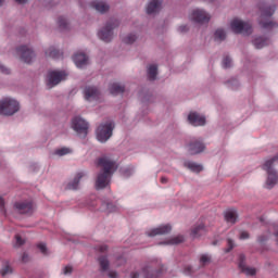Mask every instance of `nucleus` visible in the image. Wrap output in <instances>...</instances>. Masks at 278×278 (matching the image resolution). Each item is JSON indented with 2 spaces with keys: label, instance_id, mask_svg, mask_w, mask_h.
Listing matches in <instances>:
<instances>
[{
  "label": "nucleus",
  "instance_id": "obj_1",
  "mask_svg": "<svg viewBox=\"0 0 278 278\" xmlns=\"http://www.w3.org/2000/svg\"><path fill=\"white\" fill-rule=\"evenodd\" d=\"M97 166L100 168V172L96 178V190H103V188H108L110 186L112 175L116 173L118 164H116L114 159L104 155L98 159Z\"/></svg>",
  "mask_w": 278,
  "mask_h": 278
},
{
  "label": "nucleus",
  "instance_id": "obj_2",
  "mask_svg": "<svg viewBox=\"0 0 278 278\" xmlns=\"http://www.w3.org/2000/svg\"><path fill=\"white\" fill-rule=\"evenodd\" d=\"M278 164V154L275 155L271 159H268L264 162L262 168L267 173V179L265 182V187L267 190H271V188H275L278 182V172L275 169V166Z\"/></svg>",
  "mask_w": 278,
  "mask_h": 278
},
{
  "label": "nucleus",
  "instance_id": "obj_3",
  "mask_svg": "<svg viewBox=\"0 0 278 278\" xmlns=\"http://www.w3.org/2000/svg\"><path fill=\"white\" fill-rule=\"evenodd\" d=\"M275 10H277L275 5H260L261 16L258 18V24L262 29H273V27L277 25L275 22L270 21V17L275 14Z\"/></svg>",
  "mask_w": 278,
  "mask_h": 278
},
{
  "label": "nucleus",
  "instance_id": "obj_4",
  "mask_svg": "<svg viewBox=\"0 0 278 278\" xmlns=\"http://www.w3.org/2000/svg\"><path fill=\"white\" fill-rule=\"evenodd\" d=\"M21 110V103L14 98H2L0 100V114L2 116H14Z\"/></svg>",
  "mask_w": 278,
  "mask_h": 278
},
{
  "label": "nucleus",
  "instance_id": "obj_5",
  "mask_svg": "<svg viewBox=\"0 0 278 278\" xmlns=\"http://www.w3.org/2000/svg\"><path fill=\"white\" fill-rule=\"evenodd\" d=\"M114 123L112 121H105L100 123L96 129V137L99 142H108L112 138L114 132Z\"/></svg>",
  "mask_w": 278,
  "mask_h": 278
},
{
  "label": "nucleus",
  "instance_id": "obj_6",
  "mask_svg": "<svg viewBox=\"0 0 278 278\" xmlns=\"http://www.w3.org/2000/svg\"><path fill=\"white\" fill-rule=\"evenodd\" d=\"M15 58H18L24 64H33L36 60V51L28 45H21L15 48Z\"/></svg>",
  "mask_w": 278,
  "mask_h": 278
},
{
  "label": "nucleus",
  "instance_id": "obj_7",
  "mask_svg": "<svg viewBox=\"0 0 278 278\" xmlns=\"http://www.w3.org/2000/svg\"><path fill=\"white\" fill-rule=\"evenodd\" d=\"M230 29L233 34H242L243 36H250L253 34V26L249 22H244L240 18H233L230 22Z\"/></svg>",
  "mask_w": 278,
  "mask_h": 278
},
{
  "label": "nucleus",
  "instance_id": "obj_8",
  "mask_svg": "<svg viewBox=\"0 0 278 278\" xmlns=\"http://www.w3.org/2000/svg\"><path fill=\"white\" fill-rule=\"evenodd\" d=\"M118 27L117 21L108 22L99 31L98 38L102 40V42H112L114 38V29Z\"/></svg>",
  "mask_w": 278,
  "mask_h": 278
},
{
  "label": "nucleus",
  "instance_id": "obj_9",
  "mask_svg": "<svg viewBox=\"0 0 278 278\" xmlns=\"http://www.w3.org/2000/svg\"><path fill=\"white\" fill-rule=\"evenodd\" d=\"M68 77L66 71H51L48 73L47 86L48 88H54L61 81H64Z\"/></svg>",
  "mask_w": 278,
  "mask_h": 278
},
{
  "label": "nucleus",
  "instance_id": "obj_10",
  "mask_svg": "<svg viewBox=\"0 0 278 278\" xmlns=\"http://www.w3.org/2000/svg\"><path fill=\"white\" fill-rule=\"evenodd\" d=\"M72 129H74L80 138H86V136H88V122L80 116H76L72 119Z\"/></svg>",
  "mask_w": 278,
  "mask_h": 278
},
{
  "label": "nucleus",
  "instance_id": "obj_11",
  "mask_svg": "<svg viewBox=\"0 0 278 278\" xmlns=\"http://www.w3.org/2000/svg\"><path fill=\"white\" fill-rule=\"evenodd\" d=\"M189 18L193 21V23H199L200 25H203L211 21L212 15L207 13L203 9H193L189 15Z\"/></svg>",
  "mask_w": 278,
  "mask_h": 278
},
{
  "label": "nucleus",
  "instance_id": "obj_12",
  "mask_svg": "<svg viewBox=\"0 0 278 278\" xmlns=\"http://www.w3.org/2000/svg\"><path fill=\"white\" fill-rule=\"evenodd\" d=\"M187 149L191 155H198V153L205 151V143L201 139H193L188 143Z\"/></svg>",
  "mask_w": 278,
  "mask_h": 278
},
{
  "label": "nucleus",
  "instance_id": "obj_13",
  "mask_svg": "<svg viewBox=\"0 0 278 278\" xmlns=\"http://www.w3.org/2000/svg\"><path fill=\"white\" fill-rule=\"evenodd\" d=\"M84 97L86 101H99L101 97V91L96 86H86L84 89Z\"/></svg>",
  "mask_w": 278,
  "mask_h": 278
},
{
  "label": "nucleus",
  "instance_id": "obj_14",
  "mask_svg": "<svg viewBox=\"0 0 278 278\" xmlns=\"http://www.w3.org/2000/svg\"><path fill=\"white\" fill-rule=\"evenodd\" d=\"M73 62L77 68H86L90 64V59L84 52H77L73 56Z\"/></svg>",
  "mask_w": 278,
  "mask_h": 278
},
{
  "label": "nucleus",
  "instance_id": "obj_15",
  "mask_svg": "<svg viewBox=\"0 0 278 278\" xmlns=\"http://www.w3.org/2000/svg\"><path fill=\"white\" fill-rule=\"evenodd\" d=\"M173 227H170V225H162L148 230L146 233L149 238H155V236H165V233H170Z\"/></svg>",
  "mask_w": 278,
  "mask_h": 278
},
{
  "label": "nucleus",
  "instance_id": "obj_16",
  "mask_svg": "<svg viewBox=\"0 0 278 278\" xmlns=\"http://www.w3.org/2000/svg\"><path fill=\"white\" fill-rule=\"evenodd\" d=\"M188 121L193 127H203L206 123L205 116L197 112L189 113Z\"/></svg>",
  "mask_w": 278,
  "mask_h": 278
},
{
  "label": "nucleus",
  "instance_id": "obj_17",
  "mask_svg": "<svg viewBox=\"0 0 278 278\" xmlns=\"http://www.w3.org/2000/svg\"><path fill=\"white\" fill-rule=\"evenodd\" d=\"M16 212L20 214H33L34 213V203L29 201L16 202L14 204Z\"/></svg>",
  "mask_w": 278,
  "mask_h": 278
},
{
  "label": "nucleus",
  "instance_id": "obj_18",
  "mask_svg": "<svg viewBox=\"0 0 278 278\" xmlns=\"http://www.w3.org/2000/svg\"><path fill=\"white\" fill-rule=\"evenodd\" d=\"M162 0H149L146 12L147 14H157L162 10Z\"/></svg>",
  "mask_w": 278,
  "mask_h": 278
},
{
  "label": "nucleus",
  "instance_id": "obj_19",
  "mask_svg": "<svg viewBox=\"0 0 278 278\" xmlns=\"http://www.w3.org/2000/svg\"><path fill=\"white\" fill-rule=\"evenodd\" d=\"M118 210H121V206L110 200H104L100 207V212H105L106 214L118 212Z\"/></svg>",
  "mask_w": 278,
  "mask_h": 278
},
{
  "label": "nucleus",
  "instance_id": "obj_20",
  "mask_svg": "<svg viewBox=\"0 0 278 278\" xmlns=\"http://www.w3.org/2000/svg\"><path fill=\"white\" fill-rule=\"evenodd\" d=\"M87 176H88V174L86 172H80V173L76 174L74 179L67 184V186H66L67 190H78L79 181H81V179H84V177H87Z\"/></svg>",
  "mask_w": 278,
  "mask_h": 278
},
{
  "label": "nucleus",
  "instance_id": "obj_21",
  "mask_svg": "<svg viewBox=\"0 0 278 278\" xmlns=\"http://www.w3.org/2000/svg\"><path fill=\"white\" fill-rule=\"evenodd\" d=\"M244 260H245L244 254H240L239 268H240L241 273H244V275H247L248 277H253V275H255L256 270H255V268L247 266V264H244Z\"/></svg>",
  "mask_w": 278,
  "mask_h": 278
},
{
  "label": "nucleus",
  "instance_id": "obj_22",
  "mask_svg": "<svg viewBox=\"0 0 278 278\" xmlns=\"http://www.w3.org/2000/svg\"><path fill=\"white\" fill-rule=\"evenodd\" d=\"M224 218L228 225H236L238 223V212L233 208L226 210Z\"/></svg>",
  "mask_w": 278,
  "mask_h": 278
},
{
  "label": "nucleus",
  "instance_id": "obj_23",
  "mask_svg": "<svg viewBox=\"0 0 278 278\" xmlns=\"http://www.w3.org/2000/svg\"><path fill=\"white\" fill-rule=\"evenodd\" d=\"M91 5L94 10H97V12H100V14H105V12L110 10V4L100 0L93 1Z\"/></svg>",
  "mask_w": 278,
  "mask_h": 278
},
{
  "label": "nucleus",
  "instance_id": "obj_24",
  "mask_svg": "<svg viewBox=\"0 0 278 278\" xmlns=\"http://www.w3.org/2000/svg\"><path fill=\"white\" fill-rule=\"evenodd\" d=\"M182 166H185V168H188L189 170H191V173H201V170H203V165H201L199 163H194L192 161H185L182 163Z\"/></svg>",
  "mask_w": 278,
  "mask_h": 278
},
{
  "label": "nucleus",
  "instance_id": "obj_25",
  "mask_svg": "<svg viewBox=\"0 0 278 278\" xmlns=\"http://www.w3.org/2000/svg\"><path fill=\"white\" fill-rule=\"evenodd\" d=\"M185 240H186V238H184V236L178 235V236L170 237L169 239L161 242L160 244L174 247L175 244H181V242H185Z\"/></svg>",
  "mask_w": 278,
  "mask_h": 278
},
{
  "label": "nucleus",
  "instance_id": "obj_26",
  "mask_svg": "<svg viewBox=\"0 0 278 278\" xmlns=\"http://www.w3.org/2000/svg\"><path fill=\"white\" fill-rule=\"evenodd\" d=\"M252 45L255 47V49H264V47H268L270 45V39L264 38V37H256Z\"/></svg>",
  "mask_w": 278,
  "mask_h": 278
},
{
  "label": "nucleus",
  "instance_id": "obj_27",
  "mask_svg": "<svg viewBox=\"0 0 278 278\" xmlns=\"http://www.w3.org/2000/svg\"><path fill=\"white\" fill-rule=\"evenodd\" d=\"M109 90L111 92V94H123V92H125V85L121 84V83H113L110 85Z\"/></svg>",
  "mask_w": 278,
  "mask_h": 278
},
{
  "label": "nucleus",
  "instance_id": "obj_28",
  "mask_svg": "<svg viewBox=\"0 0 278 278\" xmlns=\"http://www.w3.org/2000/svg\"><path fill=\"white\" fill-rule=\"evenodd\" d=\"M205 233V224L198 223L192 229H191V236L192 238H200V236H203Z\"/></svg>",
  "mask_w": 278,
  "mask_h": 278
},
{
  "label": "nucleus",
  "instance_id": "obj_29",
  "mask_svg": "<svg viewBox=\"0 0 278 278\" xmlns=\"http://www.w3.org/2000/svg\"><path fill=\"white\" fill-rule=\"evenodd\" d=\"M162 275V270H155L153 267H146L143 269L144 278H157Z\"/></svg>",
  "mask_w": 278,
  "mask_h": 278
},
{
  "label": "nucleus",
  "instance_id": "obj_30",
  "mask_svg": "<svg viewBox=\"0 0 278 278\" xmlns=\"http://www.w3.org/2000/svg\"><path fill=\"white\" fill-rule=\"evenodd\" d=\"M98 262L101 273H108L110 270V260H108V256H100Z\"/></svg>",
  "mask_w": 278,
  "mask_h": 278
},
{
  "label": "nucleus",
  "instance_id": "obj_31",
  "mask_svg": "<svg viewBox=\"0 0 278 278\" xmlns=\"http://www.w3.org/2000/svg\"><path fill=\"white\" fill-rule=\"evenodd\" d=\"M147 73H148V79L150 81H155V79H157V65L155 64L149 65Z\"/></svg>",
  "mask_w": 278,
  "mask_h": 278
},
{
  "label": "nucleus",
  "instance_id": "obj_32",
  "mask_svg": "<svg viewBox=\"0 0 278 278\" xmlns=\"http://www.w3.org/2000/svg\"><path fill=\"white\" fill-rule=\"evenodd\" d=\"M46 58H52L53 60L60 58V50H56L55 47H49L45 50Z\"/></svg>",
  "mask_w": 278,
  "mask_h": 278
},
{
  "label": "nucleus",
  "instance_id": "obj_33",
  "mask_svg": "<svg viewBox=\"0 0 278 278\" xmlns=\"http://www.w3.org/2000/svg\"><path fill=\"white\" fill-rule=\"evenodd\" d=\"M138 40V35L130 33L127 34L126 36L122 37V42H124V45H134V42H136Z\"/></svg>",
  "mask_w": 278,
  "mask_h": 278
},
{
  "label": "nucleus",
  "instance_id": "obj_34",
  "mask_svg": "<svg viewBox=\"0 0 278 278\" xmlns=\"http://www.w3.org/2000/svg\"><path fill=\"white\" fill-rule=\"evenodd\" d=\"M58 25L61 31H66V29L71 28V23H68V20L64 16L58 18Z\"/></svg>",
  "mask_w": 278,
  "mask_h": 278
},
{
  "label": "nucleus",
  "instance_id": "obj_35",
  "mask_svg": "<svg viewBox=\"0 0 278 278\" xmlns=\"http://www.w3.org/2000/svg\"><path fill=\"white\" fill-rule=\"evenodd\" d=\"M224 84L226 88H228L229 90H238V88H240V81H238V79L236 78H230L226 80Z\"/></svg>",
  "mask_w": 278,
  "mask_h": 278
},
{
  "label": "nucleus",
  "instance_id": "obj_36",
  "mask_svg": "<svg viewBox=\"0 0 278 278\" xmlns=\"http://www.w3.org/2000/svg\"><path fill=\"white\" fill-rule=\"evenodd\" d=\"M214 38L217 42H223L227 38V33L223 28H217L214 34Z\"/></svg>",
  "mask_w": 278,
  "mask_h": 278
},
{
  "label": "nucleus",
  "instance_id": "obj_37",
  "mask_svg": "<svg viewBox=\"0 0 278 278\" xmlns=\"http://www.w3.org/2000/svg\"><path fill=\"white\" fill-rule=\"evenodd\" d=\"M73 153V150L71 148H59L54 151V155H58L59 157H64V155H71Z\"/></svg>",
  "mask_w": 278,
  "mask_h": 278
},
{
  "label": "nucleus",
  "instance_id": "obj_38",
  "mask_svg": "<svg viewBox=\"0 0 278 278\" xmlns=\"http://www.w3.org/2000/svg\"><path fill=\"white\" fill-rule=\"evenodd\" d=\"M23 244H25V239H23V237H21L20 235H16L15 241L13 242V247L15 249H18V247H23Z\"/></svg>",
  "mask_w": 278,
  "mask_h": 278
},
{
  "label": "nucleus",
  "instance_id": "obj_39",
  "mask_svg": "<svg viewBox=\"0 0 278 278\" xmlns=\"http://www.w3.org/2000/svg\"><path fill=\"white\" fill-rule=\"evenodd\" d=\"M210 262H212V256L210 254H202L200 256V264H202V266L210 264Z\"/></svg>",
  "mask_w": 278,
  "mask_h": 278
},
{
  "label": "nucleus",
  "instance_id": "obj_40",
  "mask_svg": "<svg viewBox=\"0 0 278 278\" xmlns=\"http://www.w3.org/2000/svg\"><path fill=\"white\" fill-rule=\"evenodd\" d=\"M223 68H231V58L229 56L224 58Z\"/></svg>",
  "mask_w": 278,
  "mask_h": 278
},
{
  "label": "nucleus",
  "instance_id": "obj_41",
  "mask_svg": "<svg viewBox=\"0 0 278 278\" xmlns=\"http://www.w3.org/2000/svg\"><path fill=\"white\" fill-rule=\"evenodd\" d=\"M227 247L228 249L225 250V253L232 251V249L236 247V242H233L231 239H227Z\"/></svg>",
  "mask_w": 278,
  "mask_h": 278
},
{
  "label": "nucleus",
  "instance_id": "obj_42",
  "mask_svg": "<svg viewBox=\"0 0 278 278\" xmlns=\"http://www.w3.org/2000/svg\"><path fill=\"white\" fill-rule=\"evenodd\" d=\"M12 274V267H10V265H7L2 270H1V275L2 277H5V275H10Z\"/></svg>",
  "mask_w": 278,
  "mask_h": 278
},
{
  "label": "nucleus",
  "instance_id": "obj_43",
  "mask_svg": "<svg viewBox=\"0 0 278 278\" xmlns=\"http://www.w3.org/2000/svg\"><path fill=\"white\" fill-rule=\"evenodd\" d=\"M86 205L89 207V210H94L97 207V201L87 200Z\"/></svg>",
  "mask_w": 278,
  "mask_h": 278
},
{
  "label": "nucleus",
  "instance_id": "obj_44",
  "mask_svg": "<svg viewBox=\"0 0 278 278\" xmlns=\"http://www.w3.org/2000/svg\"><path fill=\"white\" fill-rule=\"evenodd\" d=\"M37 247H38L39 251H41V253H42L43 255H47V253H48L47 244H45V243H39Z\"/></svg>",
  "mask_w": 278,
  "mask_h": 278
},
{
  "label": "nucleus",
  "instance_id": "obj_45",
  "mask_svg": "<svg viewBox=\"0 0 278 278\" xmlns=\"http://www.w3.org/2000/svg\"><path fill=\"white\" fill-rule=\"evenodd\" d=\"M0 73H3V75H10V68L3 64H0Z\"/></svg>",
  "mask_w": 278,
  "mask_h": 278
},
{
  "label": "nucleus",
  "instance_id": "obj_46",
  "mask_svg": "<svg viewBox=\"0 0 278 278\" xmlns=\"http://www.w3.org/2000/svg\"><path fill=\"white\" fill-rule=\"evenodd\" d=\"M192 273H194V269H192V266L190 265L185 266V269H184L185 275H192Z\"/></svg>",
  "mask_w": 278,
  "mask_h": 278
},
{
  "label": "nucleus",
  "instance_id": "obj_47",
  "mask_svg": "<svg viewBox=\"0 0 278 278\" xmlns=\"http://www.w3.org/2000/svg\"><path fill=\"white\" fill-rule=\"evenodd\" d=\"M72 273H73V267H71V266H65V267L63 268V275L68 276V275H71Z\"/></svg>",
  "mask_w": 278,
  "mask_h": 278
},
{
  "label": "nucleus",
  "instance_id": "obj_48",
  "mask_svg": "<svg viewBox=\"0 0 278 278\" xmlns=\"http://www.w3.org/2000/svg\"><path fill=\"white\" fill-rule=\"evenodd\" d=\"M239 238L240 240H249L250 236L247 231H241Z\"/></svg>",
  "mask_w": 278,
  "mask_h": 278
},
{
  "label": "nucleus",
  "instance_id": "obj_49",
  "mask_svg": "<svg viewBox=\"0 0 278 278\" xmlns=\"http://www.w3.org/2000/svg\"><path fill=\"white\" fill-rule=\"evenodd\" d=\"M0 210L5 212V200L0 195Z\"/></svg>",
  "mask_w": 278,
  "mask_h": 278
},
{
  "label": "nucleus",
  "instance_id": "obj_50",
  "mask_svg": "<svg viewBox=\"0 0 278 278\" xmlns=\"http://www.w3.org/2000/svg\"><path fill=\"white\" fill-rule=\"evenodd\" d=\"M108 277H110V278H118V273H116V270H109L108 271Z\"/></svg>",
  "mask_w": 278,
  "mask_h": 278
},
{
  "label": "nucleus",
  "instance_id": "obj_51",
  "mask_svg": "<svg viewBox=\"0 0 278 278\" xmlns=\"http://www.w3.org/2000/svg\"><path fill=\"white\" fill-rule=\"evenodd\" d=\"M178 31H179L180 34H186V31H188V26H186V25L179 26V27H178Z\"/></svg>",
  "mask_w": 278,
  "mask_h": 278
},
{
  "label": "nucleus",
  "instance_id": "obj_52",
  "mask_svg": "<svg viewBox=\"0 0 278 278\" xmlns=\"http://www.w3.org/2000/svg\"><path fill=\"white\" fill-rule=\"evenodd\" d=\"M22 262H23L24 264H27V262H29V255H28L27 253H24V254L22 255Z\"/></svg>",
  "mask_w": 278,
  "mask_h": 278
},
{
  "label": "nucleus",
  "instance_id": "obj_53",
  "mask_svg": "<svg viewBox=\"0 0 278 278\" xmlns=\"http://www.w3.org/2000/svg\"><path fill=\"white\" fill-rule=\"evenodd\" d=\"M123 264H125V260L123 257H119V258H117L115 266H123Z\"/></svg>",
  "mask_w": 278,
  "mask_h": 278
},
{
  "label": "nucleus",
  "instance_id": "obj_54",
  "mask_svg": "<svg viewBox=\"0 0 278 278\" xmlns=\"http://www.w3.org/2000/svg\"><path fill=\"white\" fill-rule=\"evenodd\" d=\"M266 240H268V237L267 236H261L258 237V242H266Z\"/></svg>",
  "mask_w": 278,
  "mask_h": 278
},
{
  "label": "nucleus",
  "instance_id": "obj_55",
  "mask_svg": "<svg viewBox=\"0 0 278 278\" xmlns=\"http://www.w3.org/2000/svg\"><path fill=\"white\" fill-rule=\"evenodd\" d=\"M99 251H100L101 253H105V251H108V245H101V247L99 248Z\"/></svg>",
  "mask_w": 278,
  "mask_h": 278
},
{
  "label": "nucleus",
  "instance_id": "obj_56",
  "mask_svg": "<svg viewBox=\"0 0 278 278\" xmlns=\"http://www.w3.org/2000/svg\"><path fill=\"white\" fill-rule=\"evenodd\" d=\"M161 184H168V178L165 176L161 177Z\"/></svg>",
  "mask_w": 278,
  "mask_h": 278
},
{
  "label": "nucleus",
  "instance_id": "obj_57",
  "mask_svg": "<svg viewBox=\"0 0 278 278\" xmlns=\"http://www.w3.org/2000/svg\"><path fill=\"white\" fill-rule=\"evenodd\" d=\"M130 277H131V278H139V277H140V274H138V273H132V274L130 275Z\"/></svg>",
  "mask_w": 278,
  "mask_h": 278
},
{
  "label": "nucleus",
  "instance_id": "obj_58",
  "mask_svg": "<svg viewBox=\"0 0 278 278\" xmlns=\"http://www.w3.org/2000/svg\"><path fill=\"white\" fill-rule=\"evenodd\" d=\"M16 3H27V0H15Z\"/></svg>",
  "mask_w": 278,
  "mask_h": 278
},
{
  "label": "nucleus",
  "instance_id": "obj_59",
  "mask_svg": "<svg viewBox=\"0 0 278 278\" xmlns=\"http://www.w3.org/2000/svg\"><path fill=\"white\" fill-rule=\"evenodd\" d=\"M3 1H4V0H0V5H3Z\"/></svg>",
  "mask_w": 278,
  "mask_h": 278
},
{
  "label": "nucleus",
  "instance_id": "obj_60",
  "mask_svg": "<svg viewBox=\"0 0 278 278\" xmlns=\"http://www.w3.org/2000/svg\"><path fill=\"white\" fill-rule=\"evenodd\" d=\"M213 244H216V242H214Z\"/></svg>",
  "mask_w": 278,
  "mask_h": 278
}]
</instances>
